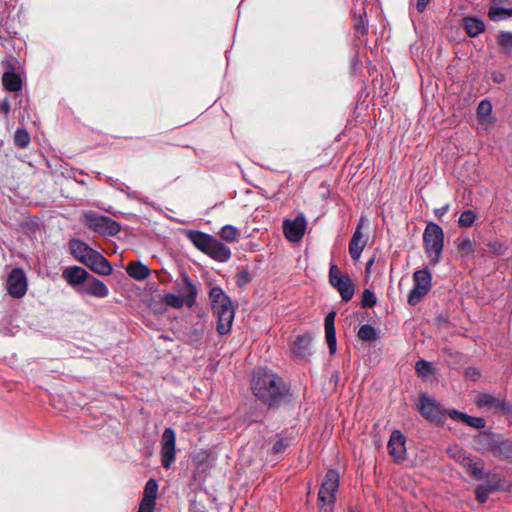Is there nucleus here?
Wrapping results in <instances>:
<instances>
[{
    "mask_svg": "<svg viewBox=\"0 0 512 512\" xmlns=\"http://www.w3.org/2000/svg\"><path fill=\"white\" fill-rule=\"evenodd\" d=\"M187 238L198 250L206 253L214 237L202 231L190 230L187 232Z\"/></svg>",
    "mask_w": 512,
    "mask_h": 512,
    "instance_id": "21",
    "label": "nucleus"
},
{
    "mask_svg": "<svg viewBox=\"0 0 512 512\" xmlns=\"http://www.w3.org/2000/svg\"><path fill=\"white\" fill-rule=\"evenodd\" d=\"M7 291L14 298H21L27 291V279L21 268H14L7 278Z\"/></svg>",
    "mask_w": 512,
    "mask_h": 512,
    "instance_id": "8",
    "label": "nucleus"
},
{
    "mask_svg": "<svg viewBox=\"0 0 512 512\" xmlns=\"http://www.w3.org/2000/svg\"><path fill=\"white\" fill-rule=\"evenodd\" d=\"M373 263H374V259H373V258H372V259H370V260L367 262V264H366V272H369V271H370V268H371V266L373 265Z\"/></svg>",
    "mask_w": 512,
    "mask_h": 512,
    "instance_id": "58",
    "label": "nucleus"
},
{
    "mask_svg": "<svg viewBox=\"0 0 512 512\" xmlns=\"http://www.w3.org/2000/svg\"><path fill=\"white\" fill-rule=\"evenodd\" d=\"M306 225V218L303 214H299L293 220H285L283 223L285 237L291 242L300 241L304 236Z\"/></svg>",
    "mask_w": 512,
    "mask_h": 512,
    "instance_id": "9",
    "label": "nucleus"
},
{
    "mask_svg": "<svg viewBox=\"0 0 512 512\" xmlns=\"http://www.w3.org/2000/svg\"><path fill=\"white\" fill-rule=\"evenodd\" d=\"M100 255H102L100 252L92 248L91 252L88 253V255L82 260L81 263L91 268L93 266V263H95L98 260L97 258H99Z\"/></svg>",
    "mask_w": 512,
    "mask_h": 512,
    "instance_id": "47",
    "label": "nucleus"
},
{
    "mask_svg": "<svg viewBox=\"0 0 512 512\" xmlns=\"http://www.w3.org/2000/svg\"><path fill=\"white\" fill-rule=\"evenodd\" d=\"M357 337L363 341H374L379 337V335L372 325L364 324L359 328Z\"/></svg>",
    "mask_w": 512,
    "mask_h": 512,
    "instance_id": "31",
    "label": "nucleus"
},
{
    "mask_svg": "<svg viewBox=\"0 0 512 512\" xmlns=\"http://www.w3.org/2000/svg\"><path fill=\"white\" fill-rule=\"evenodd\" d=\"M475 403L480 408L488 410H500L504 414H508L512 410L511 404L505 399L497 398L488 393H481L475 400Z\"/></svg>",
    "mask_w": 512,
    "mask_h": 512,
    "instance_id": "11",
    "label": "nucleus"
},
{
    "mask_svg": "<svg viewBox=\"0 0 512 512\" xmlns=\"http://www.w3.org/2000/svg\"><path fill=\"white\" fill-rule=\"evenodd\" d=\"M288 440L286 439H279L273 446V451L275 453H281L283 452L287 446H288Z\"/></svg>",
    "mask_w": 512,
    "mask_h": 512,
    "instance_id": "52",
    "label": "nucleus"
},
{
    "mask_svg": "<svg viewBox=\"0 0 512 512\" xmlns=\"http://www.w3.org/2000/svg\"><path fill=\"white\" fill-rule=\"evenodd\" d=\"M476 220V214L474 211L468 209V210H464L459 219H458V224L459 226L461 227H470L471 225H473V223L475 222Z\"/></svg>",
    "mask_w": 512,
    "mask_h": 512,
    "instance_id": "35",
    "label": "nucleus"
},
{
    "mask_svg": "<svg viewBox=\"0 0 512 512\" xmlns=\"http://www.w3.org/2000/svg\"><path fill=\"white\" fill-rule=\"evenodd\" d=\"M463 22L464 28L470 37H476L485 30L484 22L478 18L466 17Z\"/></svg>",
    "mask_w": 512,
    "mask_h": 512,
    "instance_id": "28",
    "label": "nucleus"
},
{
    "mask_svg": "<svg viewBox=\"0 0 512 512\" xmlns=\"http://www.w3.org/2000/svg\"><path fill=\"white\" fill-rule=\"evenodd\" d=\"M430 0H417L416 8L419 13H422L425 11L427 5L429 4Z\"/></svg>",
    "mask_w": 512,
    "mask_h": 512,
    "instance_id": "54",
    "label": "nucleus"
},
{
    "mask_svg": "<svg viewBox=\"0 0 512 512\" xmlns=\"http://www.w3.org/2000/svg\"><path fill=\"white\" fill-rule=\"evenodd\" d=\"M97 259L98 260L93 263V266L90 269L100 275H110L113 271L110 262L103 255H100V257Z\"/></svg>",
    "mask_w": 512,
    "mask_h": 512,
    "instance_id": "30",
    "label": "nucleus"
},
{
    "mask_svg": "<svg viewBox=\"0 0 512 512\" xmlns=\"http://www.w3.org/2000/svg\"><path fill=\"white\" fill-rule=\"evenodd\" d=\"M406 438L399 430H394L389 438L387 449L396 462H401L406 456Z\"/></svg>",
    "mask_w": 512,
    "mask_h": 512,
    "instance_id": "12",
    "label": "nucleus"
},
{
    "mask_svg": "<svg viewBox=\"0 0 512 512\" xmlns=\"http://www.w3.org/2000/svg\"><path fill=\"white\" fill-rule=\"evenodd\" d=\"M178 287H179V295L181 296V298H183L185 300L186 305L188 307H192L196 302V298H197V294H198V291H197V288H196V285L194 284V282L191 280V278L187 274H184L183 278H182V283H179Z\"/></svg>",
    "mask_w": 512,
    "mask_h": 512,
    "instance_id": "17",
    "label": "nucleus"
},
{
    "mask_svg": "<svg viewBox=\"0 0 512 512\" xmlns=\"http://www.w3.org/2000/svg\"><path fill=\"white\" fill-rule=\"evenodd\" d=\"M415 369L419 375L427 376L432 371V366L428 361L419 360L416 362Z\"/></svg>",
    "mask_w": 512,
    "mask_h": 512,
    "instance_id": "42",
    "label": "nucleus"
},
{
    "mask_svg": "<svg viewBox=\"0 0 512 512\" xmlns=\"http://www.w3.org/2000/svg\"><path fill=\"white\" fill-rule=\"evenodd\" d=\"M120 190L125 192L129 198H132V199L137 198V195H136L137 193L135 191H130L128 187H127V190H124V189H120Z\"/></svg>",
    "mask_w": 512,
    "mask_h": 512,
    "instance_id": "57",
    "label": "nucleus"
},
{
    "mask_svg": "<svg viewBox=\"0 0 512 512\" xmlns=\"http://www.w3.org/2000/svg\"><path fill=\"white\" fill-rule=\"evenodd\" d=\"M502 0H492V5L489 8V18L493 21H501L512 17V8H504L500 6Z\"/></svg>",
    "mask_w": 512,
    "mask_h": 512,
    "instance_id": "24",
    "label": "nucleus"
},
{
    "mask_svg": "<svg viewBox=\"0 0 512 512\" xmlns=\"http://www.w3.org/2000/svg\"><path fill=\"white\" fill-rule=\"evenodd\" d=\"M225 295L226 293L219 286L212 287L209 292V298L211 303H214L219 299L225 300Z\"/></svg>",
    "mask_w": 512,
    "mask_h": 512,
    "instance_id": "46",
    "label": "nucleus"
},
{
    "mask_svg": "<svg viewBox=\"0 0 512 512\" xmlns=\"http://www.w3.org/2000/svg\"><path fill=\"white\" fill-rule=\"evenodd\" d=\"M252 280L251 274L248 270L244 269L236 274V283L238 286L243 287Z\"/></svg>",
    "mask_w": 512,
    "mask_h": 512,
    "instance_id": "43",
    "label": "nucleus"
},
{
    "mask_svg": "<svg viewBox=\"0 0 512 512\" xmlns=\"http://www.w3.org/2000/svg\"><path fill=\"white\" fill-rule=\"evenodd\" d=\"M423 245L427 257L432 265L441 261L444 249L443 229L434 222H429L423 232Z\"/></svg>",
    "mask_w": 512,
    "mask_h": 512,
    "instance_id": "2",
    "label": "nucleus"
},
{
    "mask_svg": "<svg viewBox=\"0 0 512 512\" xmlns=\"http://www.w3.org/2000/svg\"><path fill=\"white\" fill-rule=\"evenodd\" d=\"M497 41L506 52H512V32H500Z\"/></svg>",
    "mask_w": 512,
    "mask_h": 512,
    "instance_id": "36",
    "label": "nucleus"
},
{
    "mask_svg": "<svg viewBox=\"0 0 512 512\" xmlns=\"http://www.w3.org/2000/svg\"><path fill=\"white\" fill-rule=\"evenodd\" d=\"M78 292L97 298H104L108 296L109 289L103 281L90 275L84 285L78 288Z\"/></svg>",
    "mask_w": 512,
    "mask_h": 512,
    "instance_id": "14",
    "label": "nucleus"
},
{
    "mask_svg": "<svg viewBox=\"0 0 512 512\" xmlns=\"http://www.w3.org/2000/svg\"><path fill=\"white\" fill-rule=\"evenodd\" d=\"M312 334L306 332L301 335H297L291 350L293 355L299 359H308L312 355Z\"/></svg>",
    "mask_w": 512,
    "mask_h": 512,
    "instance_id": "13",
    "label": "nucleus"
},
{
    "mask_svg": "<svg viewBox=\"0 0 512 512\" xmlns=\"http://www.w3.org/2000/svg\"><path fill=\"white\" fill-rule=\"evenodd\" d=\"M477 441H478L479 444H481L483 446H487L490 449H492V445H493V443H495V441L492 438L491 434H489L487 432H481L478 435Z\"/></svg>",
    "mask_w": 512,
    "mask_h": 512,
    "instance_id": "48",
    "label": "nucleus"
},
{
    "mask_svg": "<svg viewBox=\"0 0 512 512\" xmlns=\"http://www.w3.org/2000/svg\"><path fill=\"white\" fill-rule=\"evenodd\" d=\"M69 248H70L71 254L80 262H82V260L92 250V248L90 246H88L85 242L78 240V239L70 240Z\"/></svg>",
    "mask_w": 512,
    "mask_h": 512,
    "instance_id": "27",
    "label": "nucleus"
},
{
    "mask_svg": "<svg viewBox=\"0 0 512 512\" xmlns=\"http://www.w3.org/2000/svg\"><path fill=\"white\" fill-rule=\"evenodd\" d=\"M165 303L173 308H182L184 305H186V302L183 298H181L180 295H176L173 293H168L164 296Z\"/></svg>",
    "mask_w": 512,
    "mask_h": 512,
    "instance_id": "38",
    "label": "nucleus"
},
{
    "mask_svg": "<svg viewBox=\"0 0 512 512\" xmlns=\"http://www.w3.org/2000/svg\"><path fill=\"white\" fill-rule=\"evenodd\" d=\"M356 29H357V32L360 33V34H366L367 33V28L364 26L363 22L359 23L357 25Z\"/></svg>",
    "mask_w": 512,
    "mask_h": 512,
    "instance_id": "56",
    "label": "nucleus"
},
{
    "mask_svg": "<svg viewBox=\"0 0 512 512\" xmlns=\"http://www.w3.org/2000/svg\"><path fill=\"white\" fill-rule=\"evenodd\" d=\"M155 508V500L143 498L138 512H153Z\"/></svg>",
    "mask_w": 512,
    "mask_h": 512,
    "instance_id": "50",
    "label": "nucleus"
},
{
    "mask_svg": "<svg viewBox=\"0 0 512 512\" xmlns=\"http://www.w3.org/2000/svg\"><path fill=\"white\" fill-rule=\"evenodd\" d=\"M493 455L501 460L512 457V442L502 441L493 443L491 449Z\"/></svg>",
    "mask_w": 512,
    "mask_h": 512,
    "instance_id": "29",
    "label": "nucleus"
},
{
    "mask_svg": "<svg viewBox=\"0 0 512 512\" xmlns=\"http://www.w3.org/2000/svg\"><path fill=\"white\" fill-rule=\"evenodd\" d=\"M367 223L365 217H361L353 233L349 244V254L353 260H358L367 244V237L362 232L363 226Z\"/></svg>",
    "mask_w": 512,
    "mask_h": 512,
    "instance_id": "10",
    "label": "nucleus"
},
{
    "mask_svg": "<svg viewBox=\"0 0 512 512\" xmlns=\"http://www.w3.org/2000/svg\"><path fill=\"white\" fill-rule=\"evenodd\" d=\"M494 80L497 81V82L501 81L500 77H495Z\"/></svg>",
    "mask_w": 512,
    "mask_h": 512,
    "instance_id": "61",
    "label": "nucleus"
},
{
    "mask_svg": "<svg viewBox=\"0 0 512 512\" xmlns=\"http://www.w3.org/2000/svg\"><path fill=\"white\" fill-rule=\"evenodd\" d=\"M448 210H449V204H446V205H444V206H442V207H440V208H436V209L434 210V213H435V215H436L437 217H439V218H440V217H442L443 215H445V214L448 212Z\"/></svg>",
    "mask_w": 512,
    "mask_h": 512,
    "instance_id": "55",
    "label": "nucleus"
},
{
    "mask_svg": "<svg viewBox=\"0 0 512 512\" xmlns=\"http://www.w3.org/2000/svg\"><path fill=\"white\" fill-rule=\"evenodd\" d=\"M85 219L89 229L101 235L115 236L121 231L120 224L108 216L89 213L86 214Z\"/></svg>",
    "mask_w": 512,
    "mask_h": 512,
    "instance_id": "5",
    "label": "nucleus"
},
{
    "mask_svg": "<svg viewBox=\"0 0 512 512\" xmlns=\"http://www.w3.org/2000/svg\"><path fill=\"white\" fill-rule=\"evenodd\" d=\"M377 303V298L373 291L365 289L362 294L361 304L365 308H371Z\"/></svg>",
    "mask_w": 512,
    "mask_h": 512,
    "instance_id": "39",
    "label": "nucleus"
},
{
    "mask_svg": "<svg viewBox=\"0 0 512 512\" xmlns=\"http://www.w3.org/2000/svg\"><path fill=\"white\" fill-rule=\"evenodd\" d=\"M414 285L408 294V303L417 305L432 287V275L428 269L417 270L413 274Z\"/></svg>",
    "mask_w": 512,
    "mask_h": 512,
    "instance_id": "4",
    "label": "nucleus"
},
{
    "mask_svg": "<svg viewBox=\"0 0 512 512\" xmlns=\"http://www.w3.org/2000/svg\"><path fill=\"white\" fill-rule=\"evenodd\" d=\"M205 254L218 262H226L231 258L230 248L216 238H213Z\"/></svg>",
    "mask_w": 512,
    "mask_h": 512,
    "instance_id": "19",
    "label": "nucleus"
},
{
    "mask_svg": "<svg viewBox=\"0 0 512 512\" xmlns=\"http://www.w3.org/2000/svg\"><path fill=\"white\" fill-rule=\"evenodd\" d=\"M213 312L218 310H224V308H232L233 304L231 299L225 295V300L219 299L215 301L214 303H211Z\"/></svg>",
    "mask_w": 512,
    "mask_h": 512,
    "instance_id": "45",
    "label": "nucleus"
},
{
    "mask_svg": "<svg viewBox=\"0 0 512 512\" xmlns=\"http://www.w3.org/2000/svg\"><path fill=\"white\" fill-rule=\"evenodd\" d=\"M447 415L452 420H455V421H458V422H464V420H465V418L467 416L466 413L460 412V411L455 410V409L448 410L447 411Z\"/></svg>",
    "mask_w": 512,
    "mask_h": 512,
    "instance_id": "51",
    "label": "nucleus"
},
{
    "mask_svg": "<svg viewBox=\"0 0 512 512\" xmlns=\"http://www.w3.org/2000/svg\"><path fill=\"white\" fill-rule=\"evenodd\" d=\"M492 105L488 100H482L477 107V116L481 123H490Z\"/></svg>",
    "mask_w": 512,
    "mask_h": 512,
    "instance_id": "32",
    "label": "nucleus"
},
{
    "mask_svg": "<svg viewBox=\"0 0 512 512\" xmlns=\"http://www.w3.org/2000/svg\"><path fill=\"white\" fill-rule=\"evenodd\" d=\"M485 483L483 485L488 488L492 493L496 491H502L505 490L504 485V478L502 475L489 471L486 474H484Z\"/></svg>",
    "mask_w": 512,
    "mask_h": 512,
    "instance_id": "26",
    "label": "nucleus"
},
{
    "mask_svg": "<svg viewBox=\"0 0 512 512\" xmlns=\"http://www.w3.org/2000/svg\"><path fill=\"white\" fill-rule=\"evenodd\" d=\"M127 274L136 280H144L151 274L150 268L142 262H130L126 268Z\"/></svg>",
    "mask_w": 512,
    "mask_h": 512,
    "instance_id": "23",
    "label": "nucleus"
},
{
    "mask_svg": "<svg viewBox=\"0 0 512 512\" xmlns=\"http://www.w3.org/2000/svg\"><path fill=\"white\" fill-rule=\"evenodd\" d=\"M419 411L430 420H436L440 417V408L436 402L426 395H422L419 399Z\"/></svg>",
    "mask_w": 512,
    "mask_h": 512,
    "instance_id": "20",
    "label": "nucleus"
},
{
    "mask_svg": "<svg viewBox=\"0 0 512 512\" xmlns=\"http://www.w3.org/2000/svg\"><path fill=\"white\" fill-rule=\"evenodd\" d=\"M339 473L330 469L324 476L319 492L318 506L320 512H333L336 502V493L339 488Z\"/></svg>",
    "mask_w": 512,
    "mask_h": 512,
    "instance_id": "3",
    "label": "nucleus"
},
{
    "mask_svg": "<svg viewBox=\"0 0 512 512\" xmlns=\"http://www.w3.org/2000/svg\"><path fill=\"white\" fill-rule=\"evenodd\" d=\"M2 83L4 88L10 92H18L22 89V79L18 73L7 71L3 74Z\"/></svg>",
    "mask_w": 512,
    "mask_h": 512,
    "instance_id": "25",
    "label": "nucleus"
},
{
    "mask_svg": "<svg viewBox=\"0 0 512 512\" xmlns=\"http://www.w3.org/2000/svg\"><path fill=\"white\" fill-rule=\"evenodd\" d=\"M457 246L458 249L465 254H468L473 251V243L469 238L459 240Z\"/></svg>",
    "mask_w": 512,
    "mask_h": 512,
    "instance_id": "49",
    "label": "nucleus"
},
{
    "mask_svg": "<svg viewBox=\"0 0 512 512\" xmlns=\"http://www.w3.org/2000/svg\"><path fill=\"white\" fill-rule=\"evenodd\" d=\"M462 466L476 479H483L484 477V461L478 457H474L471 454L467 456Z\"/></svg>",
    "mask_w": 512,
    "mask_h": 512,
    "instance_id": "22",
    "label": "nucleus"
},
{
    "mask_svg": "<svg viewBox=\"0 0 512 512\" xmlns=\"http://www.w3.org/2000/svg\"><path fill=\"white\" fill-rule=\"evenodd\" d=\"M161 462L165 469H169L176 459V433L168 427L161 437Z\"/></svg>",
    "mask_w": 512,
    "mask_h": 512,
    "instance_id": "7",
    "label": "nucleus"
},
{
    "mask_svg": "<svg viewBox=\"0 0 512 512\" xmlns=\"http://www.w3.org/2000/svg\"><path fill=\"white\" fill-rule=\"evenodd\" d=\"M492 492L486 488L483 484H480L476 490H475V494H476V499L480 502V503H485L488 498H489V495L491 494Z\"/></svg>",
    "mask_w": 512,
    "mask_h": 512,
    "instance_id": "44",
    "label": "nucleus"
},
{
    "mask_svg": "<svg viewBox=\"0 0 512 512\" xmlns=\"http://www.w3.org/2000/svg\"><path fill=\"white\" fill-rule=\"evenodd\" d=\"M463 423H465L468 426L477 428V429H482L486 425V421L484 420V418H482V417H473V416H470L468 414H467V416H466V418H465Z\"/></svg>",
    "mask_w": 512,
    "mask_h": 512,
    "instance_id": "41",
    "label": "nucleus"
},
{
    "mask_svg": "<svg viewBox=\"0 0 512 512\" xmlns=\"http://www.w3.org/2000/svg\"><path fill=\"white\" fill-rule=\"evenodd\" d=\"M336 312H329L324 319L325 338L328 344L330 354H335L337 350V340L335 332Z\"/></svg>",
    "mask_w": 512,
    "mask_h": 512,
    "instance_id": "18",
    "label": "nucleus"
},
{
    "mask_svg": "<svg viewBox=\"0 0 512 512\" xmlns=\"http://www.w3.org/2000/svg\"><path fill=\"white\" fill-rule=\"evenodd\" d=\"M62 276L69 285L78 289L84 285L90 274L80 266H71L63 271Z\"/></svg>",
    "mask_w": 512,
    "mask_h": 512,
    "instance_id": "16",
    "label": "nucleus"
},
{
    "mask_svg": "<svg viewBox=\"0 0 512 512\" xmlns=\"http://www.w3.org/2000/svg\"><path fill=\"white\" fill-rule=\"evenodd\" d=\"M448 453H449L450 457H452L460 465H462V463L465 461V459L469 455L467 452H465L458 446L450 447L448 449Z\"/></svg>",
    "mask_w": 512,
    "mask_h": 512,
    "instance_id": "40",
    "label": "nucleus"
},
{
    "mask_svg": "<svg viewBox=\"0 0 512 512\" xmlns=\"http://www.w3.org/2000/svg\"><path fill=\"white\" fill-rule=\"evenodd\" d=\"M24 114L20 113L19 118L23 121L24 120Z\"/></svg>",
    "mask_w": 512,
    "mask_h": 512,
    "instance_id": "60",
    "label": "nucleus"
},
{
    "mask_svg": "<svg viewBox=\"0 0 512 512\" xmlns=\"http://www.w3.org/2000/svg\"><path fill=\"white\" fill-rule=\"evenodd\" d=\"M254 395L269 407H276L289 396V389L283 379L265 368L254 370L252 378Z\"/></svg>",
    "mask_w": 512,
    "mask_h": 512,
    "instance_id": "1",
    "label": "nucleus"
},
{
    "mask_svg": "<svg viewBox=\"0 0 512 512\" xmlns=\"http://www.w3.org/2000/svg\"><path fill=\"white\" fill-rule=\"evenodd\" d=\"M471 372H472V376H478L479 375V373L476 370H474V369H468L467 370V375H471Z\"/></svg>",
    "mask_w": 512,
    "mask_h": 512,
    "instance_id": "59",
    "label": "nucleus"
},
{
    "mask_svg": "<svg viewBox=\"0 0 512 512\" xmlns=\"http://www.w3.org/2000/svg\"><path fill=\"white\" fill-rule=\"evenodd\" d=\"M157 491H158V483H157V481L155 479H149L146 482V485H145L144 498L145 499L156 500Z\"/></svg>",
    "mask_w": 512,
    "mask_h": 512,
    "instance_id": "37",
    "label": "nucleus"
},
{
    "mask_svg": "<svg viewBox=\"0 0 512 512\" xmlns=\"http://www.w3.org/2000/svg\"><path fill=\"white\" fill-rule=\"evenodd\" d=\"M219 235L224 241L233 243L238 240L239 230L233 225H225L221 228Z\"/></svg>",
    "mask_w": 512,
    "mask_h": 512,
    "instance_id": "33",
    "label": "nucleus"
},
{
    "mask_svg": "<svg viewBox=\"0 0 512 512\" xmlns=\"http://www.w3.org/2000/svg\"><path fill=\"white\" fill-rule=\"evenodd\" d=\"M329 280L331 285L338 290L344 301H349L354 295V286L348 274L341 273L336 264L330 266Z\"/></svg>",
    "mask_w": 512,
    "mask_h": 512,
    "instance_id": "6",
    "label": "nucleus"
},
{
    "mask_svg": "<svg viewBox=\"0 0 512 512\" xmlns=\"http://www.w3.org/2000/svg\"><path fill=\"white\" fill-rule=\"evenodd\" d=\"M14 143L18 148H27L30 144V135L24 128H18L14 134Z\"/></svg>",
    "mask_w": 512,
    "mask_h": 512,
    "instance_id": "34",
    "label": "nucleus"
},
{
    "mask_svg": "<svg viewBox=\"0 0 512 512\" xmlns=\"http://www.w3.org/2000/svg\"><path fill=\"white\" fill-rule=\"evenodd\" d=\"M10 110H11L10 102H9L8 98H4L0 102V112L3 113L6 118H8Z\"/></svg>",
    "mask_w": 512,
    "mask_h": 512,
    "instance_id": "53",
    "label": "nucleus"
},
{
    "mask_svg": "<svg viewBox=\"0 0 512 512\" xmlns=\"http://www.w3.org/2000/svg\"><path fill=\"white\" fill-rule=\"evenodd\" d=\"M217 317L216 330L220 335H227L231 332L235 311L234 308H224L213 312Z\"/></svg>",
    "mask_w": 512,
    "mask_h": 512,
    "instance_id": "15",
    "label": "nucleus"
},
{
    "mask_svg": "<svg viewBox=\"0 0 512 512\" xmlns=\"http://www.w3.org/2000/svg\"><path fill=\"white\" fill-rule=\"evenodd\" d=\"M22 101H23V99H22V97H20V99H19V104H21V103H22Z\"/></svg>",
    "mask_w": 512,
    "mask_h": 512,
    "instance_id": "62",
    "label": "nucleus"
}]
</instances>
